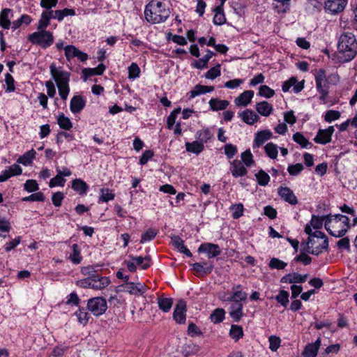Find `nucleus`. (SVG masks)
<instances>
[{"instance_id":"nucleus-42","label":"nucleus","mask_w":357,"mask_h":357,"mask_svg":"<svg viewBox=\"0 0 357 357\" xmlns=\"http://www.w3.org/2000/svg\"><path fill=\"white\" fill-rule=\"evenodd\" d=\"M32 21V18L30 15L26 14H23L21 17L12 22V29L16 30L20 28L22 24H25L28 26L31 24Z\"/></svg>"},{"instance_id":"nucleus-23","label":"nucleus","mask_w":357,"mask_h":357,"mask_svg":"<svg viewBox=\"0 0 357 357\" xmlns=\"http://www.w3.org/2000/svg\"><path fill=\"white\" fill-rule=\"evenodd\" d=\"M92 279L91 285L92 289L94 290H101L107 287L111 282L109 277L100 276L98 275L96 277H93Z\"/></svg>"},{"instance_id":"nucleus-40","label":"nucleus","mask_w":357,"mask_h":357,"mask_svg":"<svg viewBox=\"0 0 357 357\" xmlns=\"http://www.w3.org/2000/svg\"><path fill=\"white\" fill-rule=\"evenodd\" d=\"M71 248L73 252L70 255L69 259L75 265L80 264L82 260V256L79 246L75 243L72 245Z\"/></svg>"},{"instance_id":"nucleus-11","label":"nucleus","mask_w":357,"mask_h":357,"mask_svg":"<svg viewBox=\"0 0 357 357\" xmlns=\"http://www.w3.org/2000/svg\"><path fill=\"white\" fill-rule=\"evenodd\" d=\"M186 310V302L183 299H180L176 304L173 312V318L176 323L181 324L185 322Z\"/></svg>"},{"instance_id":"nucleus-5","label":"nucleus","mask_w":357,"mask_h":357,"mask_svg":"<svg viewBox=\"0 0 357 357\" xmlns=\"http://www.w3.org/2000/svg\"><path fill=\"white\" fill-rule=\"evenodd\" d=\"M314 79L317 90L320 94L319 100L326 102L329 93L328 79L326 78V70L323 68L319 69L317 71Z\"/></svg>"},{"instance_id":"nucleus-48","label":"nucleus","mask_w":357,"mask_h":357,"mask_svg":"<svg viewBox=\"0 0 357 357\" xmlns=\"http://www.w3.org/2000/svg\"><path fill=\"white\" fill-rule=\"evenodd\" d=\"M293 140L298 144L302 148H308L312 146V143L310 142L304 135L301 132H296L293 135Z\"/></svg>"},{"instance_id":"nucleus-56","label":"nucleus","mask_w":357,"mask_h":357,"mask_svg":"<svg viewBox=\"0 0 357 357\" xmlns=\"http://www.w3.org/2000/svg\"><path fill=\"white\" fill-rule=\"evenodd\" d=\"M241 160L247 167H250L255 164L253 155L250 149H247L241 153Z\"/></svg>"},{"instance_id":"nucleus-8","label":"nucleus","mask_w":357,"mask_h":357,"mask_svg":"<svg viewBox=\"0 0 357 357\" xmlns=\"http://www.w3.org/2000/svg\"><path fill=\"white\" fill-rule=\"evenodd\" d=\"M50 74L52 78L56 83V85H67L70 81V73L66 71H63L61 69V68H57L56 65L52 63L50 66Z\"/></svg>"},{"instance_id":"nucleus-64","label":"nucleus","mask_w":357,"mask_h":357,"mask_svg":"<svg viewBox=\"0 0 357 357\" xmlns=\"http://www.w3.org/2000/svg\"><path fill=\"white\" fill-rule=\"evenodd\" d=\"M268 265L271 269L282 270L284 269L287 264L278 258L273 257L271 259Z\"/></svg>"},{"instance_id":"nucleus-7","label":"nucleus","mask_w":357,"mask_h":357,"mask_svg":"<svg viewBox=\"0 0 357 357\" xmlns=\"http://www.w3.org/2000/svg\"><path fill=\"white\" fill-rule=\"evenodd\" d=\"M312 238L314 239V238H321L323 239L322 243H319V246H314L313 245V247H309L308 250H306V252H309L310 254L314 255H319L321 252H323L324 250L328 251V238L326 236V234L320 231H317L314 232Z\"/></svg>"},{"instance_id":"nucleus-24","label":"nucleus","mask_w":357,"mask_h":357,"mask_svg":"<svg viewBox=\"0 0 357 357\" xmlns=\"http://www.w3.org/2000/svg\"><path fill=\"white\" fill-rule=\"evenodd\" d=\"M106 69V66L103 63H100L96 68H85L82 69V75L84 79L86 80L89 77L94 75H101Z\"/></svg>"},{"instance_id":"nucleus-50","label":"nucleus","mask_w":357,"mask_h":357,"mask_svg":"<svg viewBox=\"0 0 357 357\" xmlns=\"http://www.w3.org/2000/svg\"><path fill=\"white\" fill-rule=\"evenodd\" d=\"M229 211L231 212L232 218L236 220L243 215L244 206L241 203L232 204L229 207Z\"/></svg>"},{"instance_id":"nucleus-21","label":"nucleus","mask_w":357,"mask_h":357,"mask_svg":"<svg viewBox=\"0 0 357 357\" xmlns=\"http://www.w3.org/2000/svg\"><path fill=\"white\" fill-rule=\"evenodd\" d=\"M308 277L307 274L301 275L298 273H289L284 275L280 282L282 283H303Z\"/></svg>"},{"instance_id":"nucleus-17","label":"nucleus","mask_w":357,"mask_h":357,"mask_svg":"<svg viewBox=\"0 0 357 357\" xmlns=\"http://www.w3.org/2000/svg\"><path fill=\"white\" fill-rule=\"evenodd\" d=\"M192 268L195 271L199 276L204 277L210 274L213 268L214 265L213 262H204L203 264L196 262L192 264Z\"/></svg>"},{"instance_id":"nucleus-35","label":"nucleus","mask_w":357,"mask_h":357,"mask_svg":"<svg viewBox=\"0 0 357 357\" xmlns=\"http://www.w3.org/2000/svg\"><path fill=\"white\" fill-rule=\"evenodd\" d=\"M130 258L136 264V266H140L143 270L148 269L151 266V259L150 256L143 257H133L130 255Z\"/></svg>"},{"instance_id":"nucleus-41","label":"nucleus","mask_w":357,"mask_h":357,"mask_svg":"<svg viewBox=\"0 0 357 357\" xmlns=\"http://www.w3.org/2000/svg\"><path fill=\"white\" fill-rule=\"evenodd\" d=\"M57 123L60 128L70 130L73 128V123L63 113H60L57 116Z\"/></svg>"},{"instance_id":"nucleus-34","label":"nucleus","mask_w":357,"mask_h":357,"mask_svg":"<svg viewBox=\"0 0 357 357\" xmlns=\"http://www.w3.org/2000/svg\"><path fill=\"white\" fill-rule=\"evenodd\" d=\"M273 106L267 101H261L256 105V110L261 116H268L273 112Z\"/></svg>"},{"instance_id":"nucleus-14","label":"nucleus","mask_w":357,"mask_h":357,"mask_svg":"<svg viewBox=\"0 0 357 357\" xmlns=\"http://www.w3.org/2000/svg\"><path fill=\"white\" fill-rule=\"evenodd\" d=\"M278 193L280 198L291 205H296L298 201L292 190L289 187L280 186L278 189Z\"/></svg>"},{"instance_id":"nucleus-59","label":"nucleus","mask_w":357,"mask_h":357,"mask_svg":"<svg viewBox=\"0 0 357 357\" xmlns=\"http://www.w3.org/2000/svg\"><path fill=\"white\" fill-rule=\"evenodd\" d=\"M180 112L181 107L176 108L171 112L170 114L167 119V127L168 129H172L174 125L175 124L176 117Z\"/></svg>"},{"instance_id":"nucleus-49","label":"nucleus","mask_w":357,"mask_h":357,"mask_svg":"<svg viewBox=\"0 0 357 357\" xmlns=\"http://www.w3.org/2000/svg\"><path fill=\"white\" fill-rule=\"evenodd\" d=\"M75 315L77 317L78 321L85 326L89 322L90 317L89 314L86 312V309L84 307H79L78 310L75 312Z\"/></svg>"},{"instance_id":"nucleus-63","label":"nucleus","mask_w":357,"mask_h":357,"mask_svg":"<svg viewBox=\"0 0 357 357\" xmlns=\"http://www.w3.org/2000/svg\"><path fill=\"white\" fill-rule=\"evenodd\" d=\"M64 51L66 59L70 61L71 59L76 57L79 49L74 45H68L64 47Z\"/></svg>"},{"instance_id":"nucleus-45","label":"nucleus","mask_w":357,"mask_h":357,"mask_svg":"<svg viewBox=\"0 0 357 357\" xmlns=\"http://www.w3.org/2000/svg\"><path fill=\"white\" fill-rule=\"evenodd\" d=\"M36 153V152L32 149L20 157L17 160V162L21 163L25 166L31 165L33 160L35 158Z\"/></svg>"},{"instance_id":"nucleus-32","label":"nucleus","mask_w":357,"mask_h":357,"mask_svg":"<svg viewBox=\"0 0 357 357\" xmlns=\"http://www.w3.org/2000/svg\"><path fill=\"white\" fill-rule=\"evenodd\" d=\"M185 146L186 151L196 155H199L204 149V145L198 139L193 141L192 142H185Z\"/></svg>"},{"instance_id":"nucleus-28","label":"nucleus","mask_w":357,"mask_h":357,"mask_svg":"<svg viewBox=\"0 0 357 357\" xmlns=\"http://www.w3.org/2000/svg\"><path fill=\"white\" fill-rule=\"evenodd\" d=\"M13 13L10 8H3L0 13V26L4 29H9L12 23L9 15Z\"/></svg>"},{"instance_id":"nucleus-12","label":"nucleus","mask_w":357,"mask_h":357,"mask_svg":"<svg viewBox=\"0 0 357 357\" xmlns=\"http://www.w3.org/2000/svg\"><path fill=\"white\" fill-rule=\"evenodd\" d=\"M348 0H326L324 8L331 14H337L344 10Z\"/></svg>"},{"instance_id":"nucleus-61","label":"nucleus","mask_w":357,"mask_h":357,"mask_svg":"<svg viewBox=\"0 0 357 357\" xmlns=\"http://www.w3.org/2000/svg\"><path fill=\"white\" fill-rule=\"evenodd\" d=\"M258 95L266 98H270L275 95V91L267 85H261L259 88Z\"/></svg>"},{"instance_id":"nucleus-55","label":"nucleus","mask_w":357,"mask_h":357,"mask_svg":"<svg viewBox=\"0 0 357 357\" xmlns=\"http://www.w3.org/2000/svg\"><path fill=\"white\" fill-rule=\"evenodd\" d=\"M289 292L286 290L281 289L279 291V294L275 296V300L277 302L283 307H286L289 304Z\"/></svg>"},{"instance_id":"nucleus-9","label":"nucleus","mask_w":357,"mask_h":357,"mask_svg":"<svg viewBox=\"0 0 357 357\" xmlns=\"http://www.w3.org/2000/svg\"><path fill=\"white\" fill-rule=\"evenodd\" d=\"M119 287H123L124 291L136 296H143L147 291V286L141 282H129L120 285Z\"/></svg>"},{"instance_id":"nucleus-4","label":"nucleus","mask_w":357,"mask_h":357,"mask_svg":"<svg viewBox=\"0 0 357 357\" xmlns=\"http://www.w3.org/2000/svg\"><path fill=\"white\" fill-rule=\"evenodd\" d=\"M28 40L33 45L47 49L54 43V36L52 32L47 30H38L27 37Z\"/></svg>"},{"instance_id":"nucleus-6","label":"nucleus","mask_w":357,"mask_h":357,"mask_svg":"<svg viewBox=\"0 0 357 357\" xmlns=\"http://www.w3.org/2000/svg\"><path fill=\"white\" fill-rule=\"evenodd\" d=\"M107 309V301L103 297H93L87 301V310L96 317L103 314Z\"/></svg>"},{"instance_id":"nucleus-30","label":"nucleus","mask_w":357,"mask_h":357,"mask_svg":"<svg viewBox=\"0 0 357 357\" xmlns=\"http://www.w3.org/2000/svg\"><path fill=\"white\" fill-rule=\"evenodd\" d=\"M72 188L79 195L83 196L89 190L87 183L81 178H75L72 181Z\"/></svg>"},{"instance_id":"nucleus-19","label":"nucleus","mask_w":357,"mask_h":357,"mask_svg":"<svg viewBox=\"0 0 357 357\" xmlns=\"http://www.w3.org/2000/svg\"><path fill=\"white\" fill-rule=\"evenodd\" d=\"M273 134L269 130H263L255 134L253 149L259 148L263 145L266 141L272 138Z\"/></svg>"},{"instance_id":"nucleus-27","label":"nucleus","mask_w":357,"mask_h":357,"mask_svg":"<svg viewBox=\"0 0 357 357\" xmlns=\"http://www.w3.org/2000/svg\"><path fill=\"white\" fill-rule=\"evenodd\" d=\"M254 96V91L252 90L245 91L242 93L240 94L238 97H237L234 102L235 104L238 106H247L252 100V98Z\"/></svg>"},{"instance_id":"nucleus-51","label":"nucleus","mask_w":357,"mask_h":357,"mask_svg":"<svg viewBox=\"0 0 357 357\" xmlns=\"http://www.w3.org/2000/svg\"><path fill=\"white\" fill-rule=\"evenodd\" d=\"M255 177L258 184L261 186H266L270 181L269 175L263 169H260L256 174Z\"/></svg>"},{"instance_id":"nucleus-60","label":"nucleus","mask_w":357,"mask_h":357,"mask_svg":"<svg viewBox=\"0 0 357 357\" xmlns=\"http://www.w3.org/2000/svg\"><path fill=\"white\" fill-rule=\"evenodd\" d=\"M172 245L181 253L186 248L184 245V241L179 236H173L171 237Z\"/></svg>"},{"instance_id":"nucleus-18","label":"nucleus","mask_w":357,"mask_h":357,"mask_svg":"<svg viewBox=\"0 0 357 357\" xmlns=\"http://www.w3.org/2000/svg\"><path fill=\"white\" fill-rule=\"evenodd\" d=\"M86 100L80 95L74 96L70 102V109L73 114H79L84 108Z\"/></svg>"},{"instance_id":"nucleus-44","label":"nucleus","mask_w":357,"mask_h":357,"mask_svg":"<svg viewBox=\"0 0 357 357\" xmlns=\"http://www.w3.org/2000/svg\"><path fill=\"white\" fill-rule=\"evenodd\" d=\"M225 317V310L223 308L215 309L210 315V319L213 324H220Z\"/></svg>"},{"instance_id":"nucleus-15","label":"nucleus","mask_w":357,"mask_h":357,"mask_svg":"<svg viewBox=\"0 0 357 357\" xmlns=\"http://www.w3.org/2000/svg\"><path fill=\"white\" fill-rule=\"evenodd\" d=\"M229 307V314L230 317L235 322H238L243 317V305L241 302H231Z\"/></svg>"},{"instance_id":"nucleus-13","label":"nucleus","mask_w":357,"mask_h":357,"mask_svg":"<svg viewBox=\"0 0 357 357\" xmlns=\"http://www.w3.org/2000/svg\"><path fill=\"white\" fill-rule=\"evenodd\" d=\"M335 131L333 126H329L326 129H319L314 138V142L319 144H326L331 142V137Z\"/></svg>"},{"instance_id":"nucleus-57","label":"nucleus","mask_w":357,"mask_h":357,"mask_svg":"<svg viewBox=\"0 0 357 357\" xmlns=\"http://www.w3.org/2000/svg\"><path fill=\"white\" fill-rule=\"evenodd\" d=\"M220 64H217L215 66L211 68L204 75L206 79H214L221 75Z\"/></svg>"},{"instance_id":"nucleus-58","label":"nucleus","mask_w":357,"mask_h":357,"mask_svg":"<svg viewBox=\"0 0 357 357\" xmlns=\"http://www.w3.org/2000/svg\"><path fill=\"white\" fill-rule=\"evenodd\" d=\"M158 234V231L155 229L150 228L147 229L141 236L140 243H144L146 241H151L155 238Z\"/></svg>"},{"instance_id":"nucleus-47","label":"nucleus","mask_w":357,"mask_h":357,"mask_svg":"<svg viewBox=\"0 0 357 357\" xmlns=\"http://www.w3.org/2000/svg\"><path fill=\"white\" fill-rule=\"evenodd\" d=\"M100 195L98 199V203L108 202L113 200L115 197L114 193L109 188H102L100 190Z\"/></svg>"},{"instance_id":"nucleus-54","label":"nucleus","mask_w":357,"mask_h":357,"mask_svg":"<svg viewBox=\"0 0 357 357\" xmlns=\"http://www.w3.org/2000/svg\"><path fill=\"white\" fill-rule=\"evenodd\" d=\"M264 151L266 155L271 159H275L278 156V146L273 142L266 144L264 146Z\"/></svg>"},{"instance_id":"nucleus-25","label":"nucleus","mask_w":357,"mask_h":357,"mask_svg":"<svg viewBox=\"0 0 357 357\" xmlns=\"http://www.w3.org/2000/svg\"><path fill=\"white\" fill-rule=\"evenodd\" d=\"M206 54L199 60L195 61L192 66L197 69H204L208 68V63L211 57L215 54L210 50H206Z\"/></svg>"},{"instance_id":"nucleus-2","label":"nucleus","mask_w":357,"mask_h":357,"mask_svg":"<svg viewBox=\"0 0 357 357\" xmlns=\"http://www.w3.org/2000/svg\"><path fill=\"white\" fill-rule=\"evenodd\" d=\"M170 10L161 1L151 0L145 6L144 17L152 24L165 22L170 15Z\"/></svg>"},{"instance_id":"nucleus-39","label":"nucleus","mask_w":357,"mask_h":357,"mask_svg":"<svg viewBox=\"0 0 357 357\" xmlns=\"http://www.w3.org/2000/svg\"><path fill=\"white\" fill-rule=\"evenodd\" d=\"M158 305L160 310L164 312L170 311L173 305V298L160 296L158 298Z\"/></svg>"},{"instance_id":"nucleus-46","label":"nucleus","mask_w":357,"mask_h":357,"mask_svg":"<svg viewBox=\"0 0 357 357\" xmlns=\"http://www.w3.org/2000/svg\"><path fill=\"white\" fill-rule=\"evenodd\" d=\"M75 15L74 9L64 8L63 10H56L54 11V19H56L59 22H61L66 16H73Z\"/></svg>"},{"instance_id":"nucleus-31","label":"nucleus","mask_w":357,"mask_h":357,"mask_svg":"<svg viewBox=\"0 0 357 357\" xmlns=\"http://www.w3.org/2000/svg\"><path fill=\"white\" fill-rule=\"evenodd\" d=\"M240 116L242 120L248 125H253L255 123L257 122L259 119V116L254 111L248 109L241 112Z\"/></svg>"},{"instance_id":"nucleus-37","label":"nucleus","mask_w":357,"mask_h":357,"mask_svg":"<svg viewBox=\"0 0 357 357\" xmlns=\"http://www.w3.org/2000/svg\"><path fill=\"white\" fill-rule=\"evenodd\" d=\"M196 138L203 144L207 143L213 137V133L210 128H206L203 130H198L195 135Z\"/></svg>"},{"instance_id":"nucleus-33","label":"nucleus","mask_w":357,"mask_h":357,"mask_svg":"<svg viewBox=\"0 0 357 357\" xmlns=\"http://www.w3.org/2000/svg\"><path fill=\"white\" fill-rule=\"evenodd\" d=\"M210 109L213 111H219L225 109L229 105V102L226 100H220L218 98H211L208 102Z\"/></svg>"},{"instance_id":"nucleus-26","label":"nucleus","mask_w":357,"mask_h":357,"mask_svg":"<svg viewBox=\"0 0 357 357\" xmlns=\"http://www.w3.org/2000/svg\"><path fill=\"white\" fill-rule=\"evenodd\" d=\"M321 345V340L317 339L314 342L308 344L302 355L303 357H316L317 355L318 350Z\"/></svg>"},{"instance_id":"nucleus-3","label":"nucleus","mask_w":357,"mask_h":357,"mask_svg":"<svg viewBox=\"0 0 357 357\" xmlns=\"http://www.w3.org/2000/svg\"><path fill=\"white\" fill-rule=\"evenodd\" d=\"M349 221V218L344 215L331 214L324 227L330 235L337 238L343 237L351 227Z\"/></svg>"},{"instance_id":"nucleus-43","label":"nucleus","mask_w":357,"mask_h":357,"mask_svg":"<svg viewBox=\"0 0 357 357\" xmlns=\"http://www.w3.org/2000/svg\"><path fill=\"white\" fill-rule=\"evenodd\" d=\"M331 214L326 215L319 216L316 215H312V219L310 220V225L314 229H321L323 227V224L326 223V220L328 218H330Z\"/></svg>"},{"instance_id":"nucleus-52","label":"nucleus","mask_w":357,"mask_h":357,"mask_svg":"<svg viewBox=\"0 0 357 357\" xmlns=\"http://www.w3.org/2000/svg\"><path fill=\"white\" fill-rule=\"evenodd\" d=\"M229 335L232 339L235 340V341H238L243 336V328L241 326L234 324L231 325L229 331Z\"/></svg>"},{"instance_id":"nucleus-53","label":"nucleus","mask_w":357,"mask_h":357,"mask_svg":"<svg viewBox=\"0 0 357 357\" xmlns=\"http://www.w3.org/2000/svg\"><path fill=\"white\" fill-rule=\"evenodd\" d=\"M98 267H99L98 265L84 266L81 268V273L84 275H86L87 278L96 277L99 275L98 270L96 269ZM93 278H91V279Z\"/></svg>"},{"instance_id":"nucleus-36","label":"nucleus","mask_w":357,"mask_h":357,"mask_svg":"<svg viewBox=\"0 0 357 357\" xmlns=\"http://www.w3.org/2000/svg\"><path fill=\"white\" fill-rule=\"evenodd\" d=\"M215 15L213 22L215 25L221 26L226 22V17L224 13V9L220 6H216L213 8Z\"/></svg>"},{"instance_id":"nucleus-62","label":"nucleus","mask_w":357,"mask_h":357,"mask_svg":"<svg viewBox=\"0 0 357 357\" xmlns=\"http://www.w3.org/2000/svg\"><path fill=\"white\" fill-rule=\"evenodd\" d=\"M140 68L136 63H132L128 67V79H135L139 77Z\"/></svg>"},{"instance_id":"nucleus-29","label":"nucleus","mask_w":357,"mask_h":357,"mask_svg":"<svg viewBox=\"0 0 357 357\" xmlns=\"http://www.w3.org/2000/svg\"><path fill=\"white\" fill-rule=\"evenodd\" d=\"M248 294L242 290H236L233 291L231 296L227 297H222L221 300L227 302H241L247 299Z\"/></svg>"},{"instance_id":"nucleus-38","label":"nucleus","mask_w":357,"mask_h":357,"mask_svg":"<svg viewBox=\"0 0 357 357\" xmlns=\"http://www.w3.org/2000/svg\"><path fill=\"white\" fill-rule=\"evenodd\" d=\"M199 347L195 343H188L184 344L182 347L181 354L184 357H189L197 354L199 351Z\"/></svg>"},{"instance_id":"nucleus-16","label":"nucleus","mask_w":357,"mask_h":357,"mask_svg":"<svg viewBox=\"0 0 357 357\" xmlns=\"http://www.w3.org/2000/svg\"><path fill=\"white\" fill-rule=\"evenodd\" d=\"M230 171L232 176L235 178L244 176L248 174L246 167L238 160H234L230 162Z\"/></svg>"},{"instance_id":"nucleus-1","label":"nucleus","mask_w":357,"mask_h":357,"mask_svg":"<svg viewBox=\"0 0 357 357\" xmlns=\"http://www.w3.org/2000/svg\"><path fill=\"white\" fill-rule=\"evenodd\" d=\"M357 54V40L353 33L344 32L339 38L337 43V59L342 62H349Z\"/></svg>"},{"instance_id":"nucleus-10","label":"nucleus","mask_w":357,"mask_h":357,"mask_svg":"<svg viewBox=\"0 0 357 357\" xmlns=\"http://www.w3.org/2000/svg\"><path fill=\"white\" fill-rule=\"evenodd\" d=\"M199 253H206L208 258H213L221 254V249L218 244L213 243H203L198 248Z\"/></svg>"},{"instance_id":"nucleus-22","label":"nucleus","mask_w":357,"mask_h":357,"mask_svg":"<svg viewBox=\"0 0 357 357\" xmlns=\"http://www.w3.org/2000/svg\"><path fill=\"white\" fill-rule=\"evenodd\" d=\"M54 10H44L43 11L40 18L38 20L37 25L38 30H46L47 26L50 24L51 19H54Z\"/></svg>"},{"instance_id":"nucleus-20","label":"nucleus","mask_w":357,"mask_h":357,"mask_svg":"<svg viewBox=\"0 0 357 357\" xmlns=\"http://www.w3.org/2000/svg\"><path fill=\"white\" fill-rule=\"evenodd\" d=\"M22 169L21 167L17 164L10 166L7 169L1 172L0 174V182H4L13 176L22 174Z\"/></svg>"}]
</instances>
